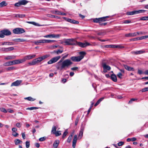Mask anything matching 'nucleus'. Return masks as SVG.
Masks as SVG:
<instances>
[{
  "label": "nucleus",
  "instance_id": "nucleus-1",
  "mask_svg": "<svg viewBox=\"0 0 148 148\" xmlns=\"http://www.w3.org/2000/svg\"><path fill=\"white\" fill-rule=\"evenodd\" d=\"M69 55L68 54L63 56L57 63L56 64V67L59 70H66L73 64V63L71 60L67 59L63 60L66 58Z\"/></svg>",
  "mask_w": 148,
  "mask_h": 148
},
{
  "label": "nucleus",
  "instance_id": "nucleus-2",
  "mask_svg": "<svg viewBox=\"0 0 148 148\" xmlns=\"http://www.w3.org/2000/svg\"><path fill=\"white\" fill-rule=\"evenodd\" d=\"M79 54L80 56H79L71 57V60L73 62H79L84 58L86 53L84 51H81L79 52Z\"/></svg>",
  "mask_w": 148,
  "mask_h": 148
},
{
  "label": "nucleus",
  "instance_id": "nucleus-3",
  "mask_svg": "<svg viewBox=\"0 0 148 148\" xmlns=\"http://www.w3.org/2000/svg\"><path fill=\"white\" fill-rule=\"evenodd\" d=\"M64 42L65 45H76L77 41L74 39H65Z\"/></svg>",
  "mask_w": 148,
  "mask_h": 148
},
{
  "label": "nucleus",
  "instance_id": "nucleus-4",
  "mask_svg": "<svg viewBox=\"0 0 148 148\" xmlns=\"http://www.w3.org/2000/svg\"><path fill=\"white\" fill-rule=\"evenodd\" d=\"M13 32L15 34H20L25 32V30L23 28H16L14 29Z\"/></svg>",
  "mask_w": 148,
  "mask_h": 148
},
{
  "label": "nucleus",
  "instance_id": "nucleus-5",
  "mask_svg": "<svg viewBox=\"0 0 148 148\" xmlns=\"http://www.w3.org/2000/svg\"><path fill=\"white\" fill-rule=\"evenodd\" d=\"M146 11L144 10H138L134 11L131 12H126V14L128 15H133L138 14L144 13Z\"/></svg>",
  "mask_w": 148,
  "mask_h": 148
},
{
  "label": "nucleus",
  "instance_id": "nucleus-6",
  "mask_svg": "<svg viewBox=\"0 0 148 148\" xmlns=\"http://www.w3.org/2000/svg\"><path fill=\"white\" fill-rule=\"evenodd\" d=\"M29 1L26 0H21L19 1L18 2L15 3L14 6L15 7H19L21 5H25L28 3Z\"/></svg>",
  "mask_w": 148,
  "mask_h": 148
},
{
  "label": "nucleus",
  "instance_id": "nucleus-7",
  "mask_svg": "<svg viewBox=\"0 0 148 148\" xmlns=\"http://www.w3.org/2000/svg\"><path fill=\"white\" fill-rule=\"evenodd\" d=\"M109 17V16H104L98 18H96L93 19V21L94 23H99L100 21H107L106 18Z\"/></svg>",
  "mask_w": 148,
  "mask_h": 148
},
{
  "label": "nucleus",
  "instance_id": "nucleus-8",
  "mask_svg": "<svg viewBox=\"0 0 148 148\" xmlns=\"http://www.w3.org/2000/svg\"><path fill=\"white\" fill-rule=\"evenodd\" d=\"M61 58L60 56H57L52 58L47 62L48 64H51L57 62Z\"/></svg>",
  "mask_w": 148,
  "mask_h": 148
},
{
  "label": "nucleus",
  "instance_id": "nucleus-9",
  "mask_svg": "<svg viewBox=\"0 0 148 148\" xmlns=\"http://www.w3.org/2000/svg\"><path fill=\"white\" fill-rule=\"evenodd\" d=\"M0 33L2 34L4 36L5 35L9 36L11 34V32L8 29H5L0 31Z\"/></svg>",
  "mask_w": 148,
  "mask_h": 148
},
{
  "label": "nucleus",
  "instance_id": "nucleus-10",
  "mask_svg": "<svg viewBox=\"0 0 148 148\" xmlns=\"http://www.w3.org/2000/svg\"><path fill=\"white\" fill-rule=\"evenodd\" d=\"M60 36V35L58 34H50L44 36L43 37L45 38H59Z\"/></svg>",
  "mask_w": 148,
  "mask_h": 148
},
{
  "label": "nucleus",
  "instance_id": "nucleus-11",
  "mask_svg": "<svg viewBox=\"0 0 148 148\" xmlns=\"http://www.w3.org/2000/svg\"><path fill=\"white\" fill-rule=\"evenodd\" d=\"M76 45H77L82 47H84L88 46L90 45V44L88 42H86L85 43L82 42H78L77 41Z\"/></svg>",
  "mask_w": 148,
  "mask_h": 148
},
{
  "label": "nucleus",
  "instance_id": "nucleus-12",
  "mask_svg": "<svg viewBox=\"0 0 148 148\" xmlns=\"http://www.w3.org/2000/svg\"><path fill=\"white\" fill-rule=\"evenodd\" d=\"M16 64H17L16 60L6 62L4 63L3 65L4 66H9Z\"/></svg>",
  "mask_w": 148,
  "mask_h": 148
},
{
  "label": "nucleus",
  "instance_id": "nucleus-13",
  "mask_svg": "<svg viewBox=\"0 0 148 148\" xmlns=\"http://www.w3.org/2000/svg\"><path fill=\"white\" fill-rule=\"evenodd\" d=\"M102 66L103 69L104 71L105 72H106L105 71V70L110 71L111 69V68L109 66L106 65L105 62H103L102 63Z\"/></svg>",
  "mask_w": 148,
  "mask_h": 148
},
{
  "label": "nucleus",
  "instance_id": "nucleus-14",
  "mask_svg": "<svg viewBox=\"0 0 148 148\" xmlns=\"http://www.w3.org/2000/svg\"><path fill=\"white\" fill-rule=\"evenodd\" d=\"M40 62L39 60L37 58L33 60L31 62H29L28 64L30 65H34Z\"/></svg>",
  "mask_w": 148,
  "mask_h": 148
},
{
  "label": "nucleus",
  "instance_id": "nucleus-15",
  "mask_svg": "<svg viewBox=\"0 0 148 148\" xmlns=\"http://www.w3.org/2000/svg\"><path fill=\"white\" fill-rule=\"evenodd\" d=\"M40 62L39 60L37 58L33 60L31 62H29L28 64L30 65H34Z\"/></svg>",
  "mask_w": 148,
  "mask_h": 148
},
{
  "label": "nucleus",
  "instance_id": "nucleus-16",
  "mask_svg": "<svg viewBox=\"0 0 148 148\" xmlns=\"http://www.w3.org/2000/svg\"><path fill=\"white\" fill-rule=\"evenodd\" d=\"M145 53V51L144 50H141L140 51H132L131 53L133 54L138 55L142 54Z\"/></svg>",
  "mask_w": 148,
  "mask_h": 148
},
{
  "label": "nucleus",
  "instance_id": "nucleus-17",
  "mask_svg": "<svg viewBox=\"0 0 148 148\" xmlns=\"http://www.w3.org/2000/svg\"><path fill=\"white\" fill-rule=\"evenodd\" d=\"M84 129V126L82 124L81 127L80 131L79 133L78 138H81L83 136V132Z\"/></svg>",
  "mask_w": 148,
  "mask_h": 148
},
{
  "label": "nucleus",
  "instance_id": "nucleus-18",
  "mask_svg": "<svg viewBox=\"0 0 148 148\" xmlns=\"http://www.w3.org/2000/svg\"><path fill=\"white\" fill-rule=\"evenodd\" d=\"M22 82L21 80H17L16 81L13 82L11 84V86H17L19 85Z\"/></svg>",
  "mask_w": 148,
  "mask_h": 148
},
{
  "label": "nucleus",
  "instance_id": "nucleus-19",
  "mask_svg": "<svg viewBox=\"0 0 148 148\" xmlns=\"http://www.w3.org/2000/svg\"><path fill=\"white\" fill-rule=\"evenodd\" d=\"M12 41L16 42H27L26 40L23 38H16L12 40Z\"/></svg>",
  "mask_w": 148,
  "mask_h": 148
},
{
  "label": "nucleus",
  "instance_id": "nucleus-20",
  "mask_svg": "<svg viewBox=\"0 0 148 148\" xmlns=\"http://www.w3.org/2000/svg\"><path fill=\"white\" fill-rule=\"evenodd\" d=\"M50 56L49 55H45L43 56H41L37 58L39 60V62H40L44 59L47 58Z\"/></svg>",
  "mask_w": 148,
  "mask_h": 148
},
{
  "label": "nucleus",
  "instance_id": "nucleus-21",
  "mask_svg": "<svg viewBox=\"0 0 148 148\" xmlns=\"http://www.w3.org/2000/svg\"><path fill=\"white\" fill-rule=\"evenodd\" d=\"M55 41H56L54 40H46L45 39L41 40V43H49L51 42H54Z\"/></svg>",
  "mask_w": 148,
  "mask_h": 148
},
{
  "label": "nucleus",
  "instance_id": "nucleus-22",
  "mask_svg": "<svg viewBox=\"0 0 148 148\" xmlns=\"http://www.w3.org/2000/svg\"><path fill=\"white\" fill-rule=\"evenodd\" d=\"M137 36V34L136 32L133 33H129L126 34L125 36L126 37H133Z\"/></svg>",
  "mask_w": 148,
  "mask_h": 148
},
{
  "label": "nucleus",
  "instance_id": "nucleus-23",
  "mask_svg": "<svg viewBox=\"0 0 148 148\" xmlns=\"http://www.w3.org/2000/svg\"><path fill=\"white\" fill-rule=\"evenodd\" d=\"M36 56V55L35 54H33L32 55H28L24 57V58L25 60H26L32 59L33 58H35Z\"/></svg>",
  "mask_w": 148,
  "mask_h": 148
},
{
  "label": "nucleus",
  "instance_id": "nucleus-24",
  "mask_svg": "<svg viewBox=\"0 0 148 148\" xmlns=\"http://www.w3.org/2000/svg\"><path fill=\"white\" fill-rule=\"evenodd\" d=\"M77 136L76 135H75L73 139L72 146L73 148H75V145L77 142Z\"/></svg>",
  "mask_w": 148,
  "mask_h": 148
},
{
  "label": "nucleus",
  "instance_id": "nucleus-25",
  "mask_svg": "<svg viewBox=\"0 0 148 148\" xmlns=\"http://www.w3.org/2000/svg\"><path fill=\"white\" fill-rule=\"evenodd\" d=\"M14 49V48L13 47H9L7 48H2V50L3 51L5 52H8L11 51H12Z\"/></svg>",
  "mask_w": 148,
  "mask_h": 148
},
{
  "label": "nucleus",
  "instance_id": "nucleus-26",
  "mask_svg": "<svg viewBox=\"0 0 148 148\" xmlns=\"http://www.w3.org/2000/svg\"><path fill=\"white\" fill-rule=\"evenodd\" d=\"M123 66L124 68L127 70L128 71H134V69L133 68L130 67V66L126 65L124 64Z\"/></svg>",
  "mask_w": 148,
  "mask_h": 148
},
{
  "label": "nucleus",
  "instance_id": "nucleus-27",
  "mask_svg": "<svg viewBox=\"0 0 148 148\" xmlns=\"http://www.w3.org/2000/svg\"><path fill=\"white\" fill-rule=\"evenodd\" d=\"M59 141L58 140H56L54 143L53 147V148H57L59 144Z\"/></svg>",
  "mask_w": 148,
  "mask_h": 148
},
{
  "label": "nucleus",
  "instance_id": "nucleus-28",
  "mask_svg": "<svg viewBox=\"0 0 148 148\" xmlns=\"http://www.w3.org/2000/svg\"><path fill=\"white\" fill-rule=\"evenodd\" d=\"M111 78L112 80L114 82H117V78L116 76L114 74H112L111 76Z\"/></svg>",
  "mask_w": 148,
  "mask_h": 148
},
{
  "label": "nucleus",
  "instance_id": "nucleus-29",
  "mask_svg": "<svg viewBox=\"0 0 148 148\" xmlns=\"http://www.w3.org/2000/svg\"><path fill=\"white\" fill-rule=\"evenodd\" d=\"M63 52V50H60V49H58L57 50H55L51 52V53H55L57 55H58L60 54H61Z\"/></svg>",
  "mask_w": 148,
  "mask_h": 148
},
{
  "label": "nucleus",
  "instance_id": "nucleus-30",
  "mask_svg": "<svg viewBox=\"0 0 148 148\" xmlns=\"http://www.w3.org/2000/svg\"><path fill=\"white\" fill-rule=\"evenodd\" d=\"M25 60L24 57L22 59L16 60L17 64H19L20 63H22L25 61Z\"/></svg>",
  "mask_w": 148,
  "mask_h": 148
},
{
  "label": "nucleus",
  "instance_id": "nucleus-31",
  "mask_svg": "<svg viewBox=\"0 0 148 148\" xmlns=\"http://www.w3.org/2000/svg\"><path fill=\"white\" fill-rule=\"evenodd\" d=\"M8 5L7 3L5 1H3L0 3V7H3L6 6Z\"/></svg>",
  "mask_w": 148,
  "mask_h": 148
},
{
  "label": "nucleus",
  "instance_id": "nucleus-32",
  "mask_svg": "<svg viewBox=\"0 0 148 148\" xmlns=\"http://www.w3.org/2000/svg\"><path fill=\"white\" fill-rule=\"evenodd\" d=\"M14 142L15 144L16 145H18L19 144L21 143H22V141L19 139H15L14 141Z\"/></svg>",
  "mask_w": 148,
  "mask_h": 148
},
{
  "label": "nucleus",
  "instance_id": "nucleus-33",
  "mask_svg": "<svg viewBox=\"0 0 148 148\" xmlns=\"http://www.w3.org/2000/svg\"><path fill=\"white\" fill-rule=\"evenodd\" d=\"M15 58V57L14 56H8L7 57H5V60H12V59H14Z\"/></svg>",
  "mask_w": 148,
  "mask_h": 148
},
{
  "label": "nucleus",
  "instance_id": "nucleus-34",
  "mask_svg": "<svg viewBox=\"0 0 148 148\" xmlns=\"http://www.w3.org/2000/svg\"><path fill=\"white\" fill-rule=\"evenodd\" d=\"M104 97H102L99 99L96 102V103L94 105L95 106H96L98 105L101 102V101L104 99Z\"/></svg>",
  "mask_w": 148,
  "mask_h": 148
},
{
  "label": "nucleus",
  "instance_id": "nucleus-35",
  "mask_svg": "<svg viewBox=\"0 0 148 148\" xmlns=\"http://www.w3.org/2000/svg\"><path fill=\"white\" fill-rule=\"evenodd\" d=\"M24 99H26V100H27L28 101H34L35 100V99H34L30 97L25 98Z\"/></svg>",
  "mask_w": 148,
  "mask_h": 148
},
{
  "label": "nucleus",
  "instance_id": "nucleus-36",
  "mask_svg": "<svg viewBox=\"0 0 148 148\" xmlns=\"http://www.w3.org/2000/svg\"><path fill=\"white\" fill-rule=\"evenodd\" d=\"M139 21H147L148 20V16H144L140 18Z\"/></svg>",
  "mask_w": 148,
  "mask_h": 148
},
{
  "label": "nucleus",
  "instance_id": "nucleus-37",
  "mask_svg": "<svg viewBox=\"0 0 148 148\" xmlns=\"http://www.w3.org/2000/svg\"><path fill=\"white\" fill-rule=\"evenodd\" d=\"M63 18L66 21L71 23H72V21L73 20V19L69 18H68L65 17H63Z\"/></svg>",
  "mask_w": 148,
  "mask_h": 148
},
{
  "label": "nucleus",
  "instance_id": "nucleus-38",
  "mask_svg": "<svg viewBox=\"0 0 148 148\" xmlns=\"http://www.w3.org/2000/svg\"><path fill=\"white\" fill-rule=\"evenodd\" d=\"M25 16V14H17L15 15V17H19L22 18L24 17Z\"/></svg>",
  "mask_w": 148,
  "mask_h": 148
},
{
  "label": "nucleus",
  "instance_id": "nucleus-39",
  "mask_svg": "<svg viewBox=\"0 0 148 148\" xmlns=\"http://www.w3.org/2000/svg\"><path fill=\"white\" fill-rule=\"evenodd\" d=\"M39 107H32L30 108H27L26 109L27 110H36V109H38L39 108Z\"/></svg>",
  "mask_w": 148,
  "mask_h": 148
},
{
  "label": "nucleus",
  "instance_id": "nucleus-40",
  "mask_svg": "<svg viewBox=\"0 0 148 148\" xmlns=\"http://www.w3.org/2000/svg\"><path fill=\"white\" fill-rule=\"evenodd\" d=\"M73 135V133H72V134H71L70 136L69 137H68V139H67V142L69 143L71 142L72 138V137Z\"/></svg>",
  "mask_w": 148,
  "mask_h": 148
},
{
  "label": "nucleus",
  "instance_id": "nucleus-41",
  "mask_svg": "<svg viewBox=\"0 0 148 148\" xmlns=\"http://www.w3.org/2000/svg\"><path fill=\"white\" fill-rule=\"evenodd\" d=\"M61 131H57L55 132L54 134H55L56 136H58L61 135Z\"/></svg>",
  "mask_w": 148,
  "mask_h": 148
},
{
  "label": "nucleus",
  "instance_id": "nucleus-42",
  "mask_svg": "<svg viewBox=\"0 0 148 148\" xmlns=\"http://www.w3.org/2000/svg\"><path fill=\"white\" fill-rule=\"evenodd\" d=\"M106 32H101L98 33H97V35L99 36H102L105 35L106 34Z\"/></svg>",
  "mask_w": 148,
  "mask_h": 148
},
{
  "label": "nucleus",
  "instance_id": "nucleus-43",
  "mask_svg": "<svg viewBox=\"0 0 148 148\" xmlns=\"http://www.w3.org/2000/svg\"><path fill=\"white\" fill-rule=\"evenodd\" d=\"M56 127L55 126H53L52 128V129L51 130V132L53 134H54L55 132H56Z\"/></svg>",
  "mask_w": 148,
  "mask_h": 148
},
{
  "label": "nucleus",
  "instance_id": "nucleus-44",
  "mask_svg": "<svg viewBox=\"0 0 148 148\" xmlns=\"http://www.w3.org/2000/svg\"><path fill=\"white\" fill-rule=\"evenodd\" d=\"M15 69V68L14 67H10L7 68L6 69L7 71L13 70Z\"/></svg>",
  "mask_w": 148,
  "mask_h": 148
},
{
  "label": "nucleus",
  "instance_id": "nucleus-45",
  "mask_svg": "<svg viewBox=\"0 0 148 148\" xmlns=\"http://www.w3.org/2000/svg\"><path fill=\"white\" fill-rule=\"evenodd\" d=\"M34 43L36 45H38L39 43H41V40H38L34 41Z\"/></svg>",
  "mask_w": 148,
  "mask_h": 148
},
{
  "label": "nucleus",
  "instance_id": "nucleus-46",
  "mask_svg": "<svg viewBox=\"0 0 148 148\" xmlns=\"http://www.w3.org/2000/svg\"><path fill=\"white\" fill-rule=\"evenodd\" d=\"M0 110L1 111L3 112H4L5 113H6L7 112V111L5 108H0Z\"/></svg>",
  "mask_w": 148,
  "mask_h": 148
},
{
  "label": "nucleus",
  "instance_id": "nucleus-47",
  "mask_svg": "<svg viewBox=\"0 0 148 148\" xmlns=\"http://www.w3.org/2000/svg\"><path fill=\"white\" fill-rule=\"evenodd\" d=\"M26 147L27 148H28L29 147L30 143L29 141H27L26 142Z\"/></svg>",
  "mask_w": 148,
  "mask_h": 148
},
{
  "label": "nucleus",
  "instance_id": "nucleus-48",
  "mask_svg": "<svg viewBox=\"0 0 148 148\" xmlns=\"http://www.w3.org/2000/svg\"><path fill=\"white\" fill-rule=\"evenodd\" d=\"M68 132L66 130L64 132L63 135L62 137V138H64V137L66 136L67 135Z\"/></svg>",
  "mask_w": 148,
  "mask_h": 148
},
{
  "label": "nucleus",
  "instance_id": "nucleus-49",
  "mask_svg": "<svg viewBox=\"0 0 148 148\" xmlns=\"http://www.w3.org/2000/svg\"><path fill=\"white\" fill-rule=\"evenodd\" d=\"M148 91V87H145L142 89L141 91L142 92H145Z\"/></svg>",
  "mask_w": 148,
  "mask_h": 148
},
{
  "label": "nucleus",
  "instance_id": "nucleus-50",
  "mask_svg": "<svg viewBox=\"0 0 148 148\" xmlns=\"http://www.w3.org/2000/svg\"><path fill=\"white\" fill-rule=\"evenodd\" d=\"M117 76L120 79L122 78V76H123L122 74L121 73H119L117 75Z\"/></svg>",
  "mask_w": 148,
  "mask_h": 148
},
{
  "label": "nucleus",
  "instance_id": "nucleus-51",
  "mask_svg": "<svg viewBox=\"0 0 148 148\" xmlns=\"http://www.w3.org/2000/svg\"><path fill=\"white\" fill-rule=\"evenodd\" d=\"M124 144V143L123 142L121 141L118 143V145L119 146H122Z\"/></svg>",
  "mask_w": 148,
  "mask_h": 148
},
{
  "label": "nucleus",
  "instance_id": "nucleus-52",
  "mask_svg": "<svg viewBox=\"0 0 148 148\" xmlns=\"http://www.w3.org/2000/svg\"><path fill=\"white\" fill-rule=\"evenodd\" d=\"M46 139V137H43L41 138H40L39 140L40 141H42L45 140Z\"/></svg>",
  "mask_w": 148,
  "mask_h": 148
},
{
  "label": "nucleus",
  "instance_id": "nucleus-53",
  "mask_svg": "<svg viewBox=\"0 0 148 148\" xmlns=\"http://www.w3.org/2000/svg\"><path fill=\"white\" fill-rule=\"evenodd\" d=\"M136 33L137 34V36L139 35L140 34H145V32H136Z\"/></svg>",
  "mask_w": 148,
  "mask_h": 148
},
{
  "label": "nucleus",
  "instance_id": "nucleus-54",
  "mask_svg": "<svg viewBox=\"0 0 148 148\" xmlns=\"http://www.w3.org/2000/svg\"><path fill=\"white\" fill-rule=\"evenodd\" d=\"M47 16L52 18H55L57 17V16H56L55 15L50 14H48Z\"/></svg>",
  "mask_w": 148,
  "mask_h": 148
},
{
  "label": "nucleus",
  "instance_id": "nucleus-55",
  "mask_svg": "<svg viewBox=\"0 0 148 148\" xmlns=\"http://www.w3.org/2000/svg\"><path fill=\"white\" fill-rule=\"evenodd\" d=\"M116 48H124V47L122 45H116L115 47Z\"/></svg>",
  "mask_w": 148,
  "mask_h": 148
},
{
  "label": "nucleus",
  "instance_id": "nucleus-56",
  "mask_svg": "<svg viewBox=\"0 0 148 148\" xmlns=\"http://www.w3.org/2000/svg\"><path fill=\"white\" fill-rule=\"evenodd\" d=\"M79 23V22L77 21H76L74 20L73 19L72 21V23L73 24H78Z\"/></svg>",
  "mask_w": 148,
  "mask_h": 148
},
{
  "label": "nucleus",
  "instance_id": "nucleus-57",
  "mask_svg": "<svg viewBox=\"0 0 148 148\" xmlns=\"http://www.w3.org/2000/svg\"><path fill=\"white\" fill-rule=\"evenodd\" d=\"M136 99H135L134 98H132L131 99L130 101H129L128 103H131L133 101H135L136 100Z\"/></svg>",
  "mask_w": 148,
  "mask_h": 148
},
{
  "label": "nucleus",
  "instance_id": "nucleus-58",
  "mask_svg": "<svg viewBox=\"0 0 148 148\" xmlns=\"http://www.w3.org/2000/svg\"><path fill=\"white\" fill-rule=\"evenodd\" d=\"M14 45V43L12 42H7V45Z\"/></svg>",
  "mask_w": 148,
  "mask_h": 148
},
{
  "label": "nucleus",
  "instance_id": "nucleus-59",
  "mask_svg": "<svg viewBox=\"0 0 148 148\" xmlns=\"http://www.w3.org/2000/svg\"><path fill=\"white\" fill-rule=\"evenodd\" d=\"M12 134L14 137H16L18 135V133H17L14 132H12Z\"/></svg>",
  "mask_w": 148,
  "mask_h": 148
},
{
  "label": "nucleus",
  "instance_id": "nucleus-60",
  "mask_svg": "<svg viewBox=\"0 0 148 148\" xmlns=\"http://www.w3.org/2000/svg\"><path fill=\"white\" fill-rule=\"evenodd\" d=\"M79 121V119L78 118H77L75 120V125H77V124L78 122Z\"/></svg>",
  "mask_w": 148,
  "mask_h": 148
},
{
  "label": "nucleus",
  "instance_id": "nucleus-61",
  "mask_svg": "<svg viewBox=\"0 0 148 148\" xmlns=\"http://www.w3.org/2000/svg\"><path fill=\"white\" fill-rule=\"evenodd\" d=\"M27 23H29V24H33L34 25H36V23L34 22H30V21H28L27 22Z\"/></svg>",
  "mask_w": 148,
  "mask_h": 148
},
{
  "label": "nucleus",
  "instance_id": "nucleus-62",
  "mask_svg": "<svg viewBox=\"0 0 148 148\" xmlns=\"http://www.w3.org/2000/svg\"><path fill=\"white\" fill-rule=\"evenodd\" d=\"M16 126L17 127H20L21 126V125L19 123H16Z\"/></svg>",
  "mask_w": 148,
  "mask_h": 148
},
{
  "label": "nucleus",
  "instance_id": "nucleus-63",
  "mask_svg": "<svg viewBox=\"0 0 148 148\" xmlns=\"http://www.w3.org/2000/svg\"><path fill=\"white\" fill-rule=\"evenodd\" d=\"M131 23V21L130 20H125L124 22V23Z\"/></svg>",
  "mask_w": 148,
  "mask_h": 148
},
{
  "label": "nucleus",
  "instance_id": "nucleus-64",
  "mask_svg": "<svg viewBox=\"0 0 148 148\" xmlns=\"http://www.w3.org/2000/svg\"><path fill=\"white\" fill-rule=\"evenodd\" d=\"M78 69V68L77 67H73L71 68V69L72 71L76 70Z\"/></svg>",
  "mask_w": 148,
  "mask_h": 148
}]
</instances>
